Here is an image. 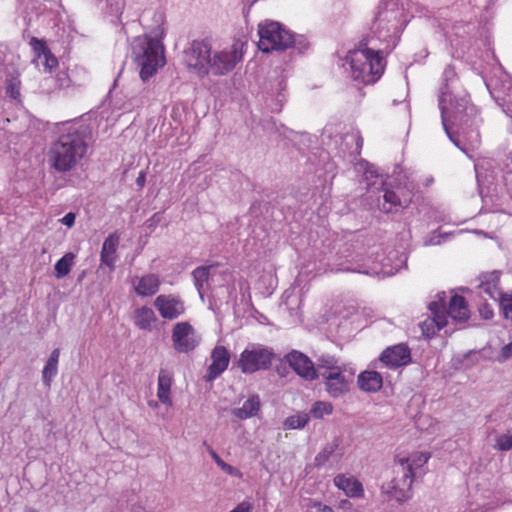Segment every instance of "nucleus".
Masks as SVG:
<instances>
[{
	"instance_id": "bb28decb",
	"label": "nucleus",
	"mask_w": 512,
	"mask_h": 512,
	"mask_svg": "<svg viewBox=\"0 0 512 512\" xmlns=\"http://www.w3.org/2000/svg\"><path fill=\"white\" fill-rule=\"evenodd\" d=\"M172 383L173 378L171 373L167 370L161 369L157 381V398L162 404L168 407L173 405L171 397Z\"/></svg>"
},
{
	"instance_id": "0eeeda50",
	"label": "nucleus",
	"mask_w": 512,
	"mask_h": 512,
	"mask_svg": "<svg viewBox=\"0 0 512 512\" xmlns=\"http://www.w3.org/2000/svg\"><path fill=\"white\" fill-rule=\"evenodd\" d=\"M358 171L363 172V181L366 184L368 193L374 194L375 192H383V202H379V208L386 212H397L400 209L408 207L412 201V192L403 187H396V189H388L385 187L383 176L378 174L375 167L362 161L357 166Z\"/></svg>"
},
{
	"instance_id": "c85d7f7f",
	"label": "nucleus",
	"mask_w": 512,
	"mask_h": 512,
	"mask_svg": "<svg viewBox=\"0 0 512 512\" xmlns=\"http://www.w3.org/2000/svg\"><path fill=\"white\" fill-rule=\"evenodd\" d=\"M358 385L365 392H377L383 385V378L379 372L364 371L358 376Z\"/></svg>"
},
{
	"instance_id": "f704fd0d",
	"label": "nucleus",
	"mask_w": 512,
	"mask_h": 512,
	"mask_svg": "<svg viewBox=\"0 0 512 512\" xmlns=\"http://www.w3.org/2000/svg\"><path fill=\"white\" fill-rule=\"evenodd\" d=\"M75 254L72 252L66 253L62 258H60L55 266V276L57 279H61L67 276L74 264Z\"/></svg>"
},
{
	"instance_id": "f3484780",
	"label": "nucleus",
	"mask_w": 512,
	"mask_h": 512,
	"mask_svg": "<svg viewBox=\"0 0 512 512\" xmlns=\"http://www.w3.org/2000/svg\"><path fill=\"white\" fill-rule=\"evenodd\" d=\"M17 14L28 26L33 19L52 9L50 0H17Z\"/></svg>"
},
{
	"instance_id": "412c9836",
	"label": "nucleus",
	"mask_w": 512,
	"mask_h": 512,
	"mask_svg": "<svg viewBox=\"0 0 512 512\" xmlns=\"http://www.w3.org/2000/svg\"><path fill=\"white\" fill-rule=\"evenodd\" d=\"M500 272L493 271L486 273L481 276L479 288V294H486L489 299L498 302L504 294L501 292L500 286Z\"/></svg>"
},
{
	"instance_id": "6e6d98bb",
	"label": "nucleus",
	"mask_w": 512,
	"mask_h": 512,
	"mask_svg": "<svg viewBox=\"0 0 512 512\" xmlns=\"http://www.w3.org/2000/svg\"><path fill=\"white\" fill-rule=\"evenodd\" d=\"M209 454L216 464L221 460L220 456L213 449H209Z\"/></svg>"
},
{
	"instance_id": "a211bd4d",
	"label": "nucleus",
	"mask_w": 512,
	"mask_h": 512,
	"mask_svg": "<svg viewBox=\"0 0 512 512\" xmlns=\"http://www.w3.org/2000/svg\"><path fill=\"white\" fill-rule=\"evenodd\" d=\"M289 366L305 380H314L317 378L316 368L313 362L303 353L292 351L287 355Z\"/></svg>"
},
{
	"instance_id": "37998d69",
	"label": "nucleus",
	"mask_w": 512,
	"mask_h": 512,
	"mask_svg": "<svg viewBox=\"0 0 512 512\" xmlns=\"http://www.w3.org/2000/svg\"><path fill=\"white\" fill-rule=\"evenodd\" d=\"M497 99L502 101L501 106L504 112L512 118V83H509L508 92L503 96L498 94Z\"/></svg>"
},
{
	"instance_id": "5701e85b",
	"label": "nucleus",
	"mask_w": 512,
	"mask_h": 512,
	"mask_svg": "<svg viewBox=\"0 0 512 512\" xmlns=\"http://www.w3.org/2000/svg\"><path fill=\"white\" fill-rule=\"evenodd\" d=\"M445 314L447 319L454 322H466L470 317V311L464 297L457 294L451 296L448 307H445Z\"/></svg>"
},
{
	"instance_id": "6ab92c4d",
	"label": "nucleus",
	"mask_w": 512,
	"mask_h": 512,
	"mask_svg": "<svg viewBox=\"0 0 512 512\" xmlns=\"http://www.w3.org/2000/svg\"><path fill=\"white\" fill-rule=\"evenodd\" d=\"M380 361L389 368L405 366L411 361L410 350L405 344L389 347L382 352Z\"/></svg>"
},
{
	"instance_id": "aec40b11",
	"label": "nucleus",
	"mask_w": 512,
	"mask_h": 512,
	"mask_svg": "<svg viewBox=\"0 0 512 512\" xmlns=\"http://www.w3.org/2000/svg\"><path fill=\"white\" fill-rule=\"evenodd\" d=\"M230 353L224 346H215L211 353V364L207 369L205 379L213 381L220 376L228 367Z\"/></svg>"
},
{
	"instance_id": "7c9ffc66",
	"label": "nucleus",
	"mask_w": 512,
	"mask_h": 512,
	"mask_svg": "<svg viewBox=\"0 0 512 512\" xmlns=\"http://www.w3.org/2000/svg\"><path fill=\"white\" fill-rule=\"evenodd\" d=\"M119 244V236L111 234L105 239L101 250L102 264L112 268L115 264V253Z\"/></svg>"
},
{
	"instance_id": "2eb2a0df",
	"label": "nucleus",
	"mask_w": 512,
	"mask_h": 512,
	"mask_svg": "<svg viewBox=\"0 0 512 512\" xmlns=\"http://www.w3.org/2000/svg\"><path fill=\"white\" fill-rule=\"evenodd\" d=\"M34 57L32 63L43 73H51L58 66V59L51 53L43 40L32 37L29 41Z\"/></svg>"
},
{
	"instance_id": "4d7b16f0",
	"label": "nucleus",
	"mask_w": 512,
	"mask_h": 512,
	"mask_svg": "<svg viewBox=\"0 0 512 512\" xmlns=\"http://www.w3.org/2000/svg\"><path fill=\"white\" fill-rule=\"evenodd\" d=\"M217 466L224 472L226 467L228 466V463L223 461L222 459L217 463Z\"/></svg>"
},
{
	"instance_id": "c9c22d12",
	"label": "nucleus",
	"mask_w": 512,
	"mask_h": 512,
	"mask_svg": "<svg viewBox=\"0 0 512 512\" xmlns=\"http://www.w3.org/2000/svg\"><path fill=\"white\" fill-rule=\"evenodd\" d=\"M310 416L306 412H298L287 417L283 422L285 430L302 429L309 422Z\"/></svg>"
},
{
	"instance_id": "4c0bfd02",
	"label": "nucleus",
	"mask_w": 512,
	"mask_h": 512,
	"mask_svg": "<svg viewBox=\"0 0 512 512\" xmlns=\"http://www.w3.org/2000/svg\"><path fill=\"white\" fill-rule=\"evenodd\" d=\"M452 235L453 232H441L440 229H437L430 232L424 237L423 244L425 246L440 245L443 242L447 241Z\"/></svg>"
},
{
	"instance_id": "58836bf2",
	"label": "nucleus",
	"mask_w": 512,
	"mask_h": 512,
	"mask_svg": "<svg viewBox=\"0 0 512 512\" xmlns=\"http://www.w3.org/2000/svg\"><path fill=\"white\" fill-rule=\"evenodd\" d=\"M302 303L301 297L298 293L292 291H285L283 294V305L290 311L291 314H296Z\"/></svg>"
},
{
	"instance_id": "9b49d317",
	"label": "nucleus",
	"mask_w": 512,
	"mask_h": 512,
	"mask_svg": "<svg viewBox=\"0 0 512 512\" xmlns=\"http://www.w3.org/2000/svg\"><path fill=\"white\" fill-rule=\"evenodd\" d=\"M272 352L266 347L250 343L240 354L236 365L244 374H252L269 367L272 360Z\"/></svg>"
},
{
	"instance_id": "bf43d9fd",
	"label": "nucleus",
	"mask_w": 512,
	"mask_h": 512,
	"mask_svg": "<svg viewBox=\"0 0 512 512\" xmlns=\"http://www.w3.org/2000/svg\"><path fill=\"white\" fill-rule=\"evenodd\" d=\"M148 406L150 408H157L158 407V402L154 401V400H151V401L148 402Z\"/></svg>"
},
{
	"instance_id": "680f3d73",
	"label": "nucleus",
	"mask_w": 512,
	"mask_h": 512,
	"mask_svg": "<svg viewBox=\"0 0 512 512\" xmlns=\"http://www.w3.org/2000/svg\"><path fill=\"white\" fill-rule=\"evenodd\" d=\"M25 512H37L34 508H26Z\"/></svg>"
},
{
	"instance_id": "cd10ccee",
	"label": "nucleus",
	"mask_w": 512,
	"mask_h": 512,
	"mask_svg": "<svg viewBox=\"0 0 512 512\" xmlns=\"http://www.w3.org/2000/svg\"><path fill=\"white\" fill-rule=\"evenodd\" d=\"M261 402L256 394L250 395L242 404L241 407L234 408L232 415L240 420H246L254 417L260 411Z\"/></svg>"
},
{
	"instance_id": "1a4fd4ad",
	"label": "nucleus",
	"mask_w": 512,
	"mask_h": 512,
	"mask_svg": "<svg viewBox=\"0 0 512 512\" xmlns=\"http://www.w3.org/2000/svg\"><path fill=\"white\" fill-rule=\"evenodd\" d=\"M132 50L143 81L152 77L165 63L164 48L156 38L148 35L136 37L132 44Z\"/></svg>"
},
{
	"instance_id": "3c124183",
	"label": "nucleus",
	"mask_w": 512,
	"mask_h": 512,
	"mask_svg": "<svg viewBox=\"0 0 512 512\" xmlns=\"http://www.w3.org/2000/svg\"><path fill=\"white\" fill-rule=\"evenodd\" d=\"M76 215L73 212L67 213L63 218L60 219V222L67 226L68 228L72 227L75 223Z\"/></svg>"
},
{
	"instance_id": "7ed1b4c3",
	"label": "nucleus",
	"mask_w": 512,
	"mask_h": 512,
	"mask_svg": "<svg viewBox=\"0 0 512 512\" xmlns=\"http://www.w3.org/2000/svg\"><path fill=\"white\" fill-rule=\"evenodd\" d=\"M88 151L86 128L77 124L64 126L59 138L51 144L48 162L58 172H68L78 166Z\"/></svg>"
},
{
	"instance_id": "e433bc0d",
	"label": "nucleus",
	"mask_w": 512,
	"mask_h": 512,
	"mask_svg": "<svg viewBox=\"0 0 512 512\" xmlns=\"http://www.w3.org/2000/svg\"><path fill=\"white\" fill-rule=\"evenodd\" d=\"M333 412V405L328 401H316L313 403L309 416L315 419H322L326 415H331Z\"/></svg>"
},
{
	"instance_id": "393cba45",
	"label": "nucleus",
	"mask_w": 512,
	"mask_h": 512,
	"mask_svg": "<svg viewBox=\"0 0 512 512\" xmlns=\"http://www.w3.org/2000/svg\"><path fill=\"white\" fill-rule=\"evenodd\" d=\"M100 8L105 10L108 14L119 15L128 7L130 9L140 10L147 3L148 0H98Z\"/></svg>"
},
{
	"instance_id": "79ce46f5",
	"label": "nucleus",
	"mask_w": 512,
	"mask_h": 512,
	"mask_svg": "<svg viewBox=\"0 0 512 512\" xmlns=\"http://www.w3.org/2000/svg\"><path fill=\"white\" fill-rule=\"evenodd\" d=\"M209 271L210 267H198L193 271L195 286L198 289L199 293H201L204 284L207 283L208 281Z\"/></svg>"
},
{
	"instance_id": "72a5a7b5",
	"label": "nucleus",
	"mask_w": 512,
	"mask_h": 512,
	"mask_svg": "<svg viewBox=\"0 0 512 512\" xmlns=\"http://www.w3.org/2000/svg\"><path fill=\"white\" fill-rule=\"evenodd\" d=\"M59 357H60V350L58 348L54 349L44 368L42 371V380L44 385L49 388L51 386L52 380L55 378V376L58 373V363H59Z\"/></svg>"
},
{
	"instance_id": "4468645a",
	"label": "nucleus",
	"mask_w": 512,
	"mask_h": 512,
	"mask_svg": "<svg viewBox=\"0 0 512 512\" xmlns=\"http://www.w3.org/2000/svg\"><path fill=\"white\" fill-rule=\"evenodd\" d=\"M438 301H433L429 304L432 317L425 319L420 328L422 334L427 337H433L439 330L447 325V316L445 314V292L438 294Z\"/></svg>"
},
{
	"instance_id": "a18cd8bd",
	"label": "nucleus",
	"mask_w": 512,
	"mask_h": 512,
	"mask_svg": "<svg viewBox=\"0 0 512 512\" xmlns=\"http://www.w3.org/2000/svg\"><path fill=\"white\" fill-rule=\"evenodd\" d=\"M429 219L437 223H445V224H455L456 221L452 218L451 214L445 212L444 210H436L431 211L429 214Z\"/></svg>"
},
{
	"instance_id": "c03bdc74",
	"label": "nucleus",
	"mask_w": 512,
	"mask_h": 512,
	"mask_svg": "<svg viewBox=\"0 0 512 512\" xmlns=\"http://www.w3.org/2000/svg\"><path fill=\"white\" fill-rule=\"evenodd\" d=\"M498 302L503 316L512 321V294H504Z\"/></svg>"
},
{
	"instance_id": "20e7f679",
	"label": "nucleus",
	"mask_w": 512,
	"mask_h": 512,
	"mask_svg": "<svg viewBox=\"0 0 512 512\" xmlns=\"http://www.w3.org/2000/svg\"><path fill=\"white\" fill-rule=\"evenodd\" d=\"M409 20V14L403 5L390 1L379 6L371 25L368 44L378 45L383 52L390 53L399 43Z\"/></svg>"
},
{
	"instance_id": "864d4df0",
	"label": "nucleus",
	"mask_w": 512,
	"mask_h": 512,
	"mask_svg": "<svg viewBox=\"0 0 512 512\" xmlns=\"http://www.w3.org/2000/svg\"><path fill=\"white\" fill-rule=\"evenodd\" d=\"M224 472L227 473L228 475L236 477V478H242L243 477L242 472L238 468L233 467L230 464H228V466L226 467Z\"/></svg>"
},
{
	"instance_id": "9d476101",
	"label": "nucleus",
	"mask_w": 512,
	"mask_h": 512,
	"mask_svg": "<svg viewBox=\"0 0 512 512\" xmlns=\"http://www.w3.org/2000/svg\"><path fill=\"white\" fill-rule=\"evenodd\" d=\"M322 144L329 149L351 155H359L363 146V138L357 129L343 133L342 124H327L321 134Z\"/></svg>"
},
{
	"instance_id": "a19ab883",
	"label": "nucleus",
	"mask_w": 512,
	"mask_h": 512,
	"mask_svg": "<svg viewBox=\"0 0 512 512\" xmlns=\"http://www.w3.org/2000/svg\"><path fill=\"white\" fill-rule=\"evenodd\" d=\"M21 81L18 76H11L6 80V93L13 99L18 100L21 96Z\"/></svg>"
},
{
	"instance_id": "b1692460",
	"label": "nucleus",
	"mask_w": 512,
	"mask_h": 512,
	"mask_svg": "<svg viewBox=\"0 0 512 512\" xmlns=\"http://www.w3.org/2000/svg\"><path fill=\"white\" fill-rule=\"evenodd\" d=\"M343 456V450L340 448L339 439L327 443L321 451L315 456L314 464L316 467H324L331 460L338 463Z\"/></svg>"
},
{
	"instance_id": "09e8293b",
	"label": "nucleus",
	"mask_w": 512,
	"mask_h": 512,
	"mask_svg": "<svg viewBox=\"0 0 512 512\" xmlns=\"http://www.w3.org/2000/svg\"><path fill=\"white\" fill-rule=\"evenodd\" d=\"M253 504L249 501H242L230 512H252Z\"/></svg>"
},
{
	"instance_id": "f257e3e1",
	"label": "nucleus",
	"mask_w": 512,
	"mask_h": 512,
	"mask_svg": "<svg viewBox=\"0 0 512 512\" xmlns=\"http://www.w3.org/2000/svg\"><path fill=\"white\" fill-rule=\"evenodd\" d=\"M438 101L442 126L450 141L467 154L466 148L461 145L453 131V127L457 126L461 129L460 133L465 136L471 148L478 147L480 144L479 132L471 130L466 134L464 131V126L476 124V109L469 105L467 93L459 84L456 71L451 65H448L443 71Z\"/></svg>"
},
{
	"instance_id": "5fc2aeb1",
	"label": "nucleus",
	"mask_w": 512,
	"mask_h": 512,
	"mask_svg": "<svg viewBox=\"0 0 512 512\" xmlns=\"http://www.w3.org/2000/svg\"><path fill=\"white\" fill-rule=\"evenodd\" d=\"M480 314L484 319H490L493 317V310L485 304L482 308H480Z\"/></svg>"
},
{
	"instance_id": "a878e982",
	"label": "nucleus",
	"mask_w": 512,
	"mask_h": 512,
	"mask_svg": "<svg viewBox=\"0 0 512 512\" xmlns=\"http://www.w3.org/2000/svg\"><path fill=\"white\" fill-rule=\"evenodd\" d=\"M160 279L156 274H147L135 278L132 282L135 292L142 297H148L156 294L160 287Z\"/></svg>"
},
{
	"instance_id": "052dcab7",
	"label": "nucleus",
	"mask_w": 512,
	"mask_h": 512,
	"mask_svg": "<svg viewBox=\"0 0 512 512\" xmlns=\"http://www.w3.org/2000/svg\"><path fill=\"white\" fill-rule=\"evenodd\" d=\"M475 171H476L477 180L479 181V165L478 164L475 165Z\"/></svg>"
},
{
	"instance_id": "8fccbe9b",
	"label": "nucleus",
	"mask_w": 512,
	"mask_h": 512,
	"mask_svg": "<svg viewBox=\"0 0 512 512\" xmlns=\"http://www.w3.org/2000/svg\"><path fill=\"white\" fill-rule=\"evenodd\" d=\"M57 81L59 88H68L72 85L71 79L65 73L59 74L57 76Z\"/></svg>"
},
{
	"instance_id": "f03ea898",
	"label": "nucleus",
	"mask_w": 512,
	"mask_h": 512,
	"mask_svg": "<svg viewBox=\"0 0 512 512\" xmlns=\"http://www.w3.org/2000/svg\"><path fill=\"white\" fill-rule=\"evenodd\" d=\"M246 48L247 41L242 38L216 48L208 41L194 40L184 50L183 59L187 68L200 78L225 76L243 60Z\"/></svg>"
},
{
	"instance_id": "473e14b6",
	"label": "nucleus",
	"mask_w": 512,
	"mask_h": 512,
	"mask_svg": "<svg viewBox=\"0 0 512 512\" xmlns=\"http://www.w3.org/2000/svg\"><path fill=\"white\" fill-rule=\"evenodd\" d=\"M345 364H340L338 359L329 354H322L316 360V373L317 377H322L323 374H328V372H335L343 367Z\"/></svg>"
},
{
	"instance_id": "423d86ee",
	"label": "nucleus",
	"mask_w": 512,
	"mask_h": 512,
	"mask_svg": "<svg viewBox=\"0 0 512 512\" xmlns=\"http://www.w3.org/2000/svg\"><path fill=\"white\" fill-rule=\"evenodd\" d=\"M383 51L378 45L360 44L345 56L343 67L351 78L359 83L369 85L376 83L385 69Z\"/></svg>"
},
{
	"instance_id": "ddd939ff",
	"label": "nucleus",
	"mask_w": 512,
	"mask_h": 512,
	"mask_svg": "<svg viewBox=\"0 0 512 512\" xmlns=\"http://www.w3.org/2000/svg\"><path fill=\"white\" fill-rule=\"evenodd\" d=\"M174 349L179 353H188L200 343V336L188 322H178L174 325L171 335Z\"/></svg>"
},
{
	"instance_id": "2f4dec72",
	"label": "nucleus",
	"mask_w": 512,
	"mask_h": 512,
	"mask_svg": "<svg viewBox=\"0 0 512 512\" xmlns=\"http://www.w3.org/2000/svg\"><path fill=\"white\" fill-rule=\"evenodd\" d=\"M344 272H353V273H360V274H366L370 276H376V275H392L394 274L398 269L387 270L385 269V265L378 264L373 262L372 265H366V264H357L354 267H345L341 269Z\"/></svg>"
},
{
	"instance_id": "f8f14e48",
	"label": "nucleus",
	"mask_w": 512,
	"mask_h": 512,
	"mask_svg": "<svg viewBox=\"0 0 512 512\" xmlns=\"http://www.w3.org/2000/svg\"><path fill=\"white\" fill-rule=\"evenodd\" d=\"M355 370L348 365L335 371L323 374L324 388L327 394L332 398H341L349 393L354 381Z\"/></svg>"
},
{
	"instance_id": "6e6552de",
	"label": "nucleus",
	"mask_w": 512,
	"mask_h": 512,
	"mask_svg": "<svg viewBox=\"0 0 512 512\" xmlns=\"http://www.w3.org/2000/svg\"><path fill=\"white\" fill-rule=\"evenodd\" d=\"M258 48L264 52L284 51L293 48L298 53H304L310 46L303 35H294L282 24L272 20H265L258 25Z\"/></svg>"
},
{
	"instance_id": "13d9d810",
	"label": "nucleus",
	"mask_w": 512,
	"mask_h": 512,
	"mask_svg": "<svg viewBox=\"0 0 512 512\" xmlns=\"http://www.w3.org/2000/svg\"><path fill=\"white\" fill-rule=\"evenodd\" d=\"M136 182H137V184H138V185H143V184H144V182H145V176H144V174H143V173H141V174L139 175V177L137 178Z\"/></svg>"
},
{
	"instance_id": "603ef678",
	"label": "nucleus",
	"mask_w": 512,
	"mask_h": 512,
	"mask_svg": "<svg viewBox=\"0 0 512 512\" xmlns=\"http://www.w3.org/2000/svg\"><path fill=\"white\" fill-rule=\"evenodd\" d=\"M506 168V175H505V181H510V178L512 177V152H510L506 158L505 163Z\"/></svg>"
},
{
	"instance_id": "dca6fc26",
	"label": "nucleus",
	"mask_w": 512,
	"mask_h": 512,
	"mask_svg": "<svg viewBox=\"0 0 512 512\" xmlns=\"http://www.w3.org/2000/svg\"><path fill=\"white\" fill-rule=\"evenodd\" d=\"M154 306L160 316L167 320H174L185 312L183 300L172 294L157 296L154 300Z\"/></svg>"
},
{
	"instance_id": "4be33fe9",
	"label": "nucleus",
	"mask_w": 512,
	"mask_h": 512,
	"mask_svg": "<svg viewBox=\"0 0 512 512\" xmlns=\"http://www.w3.org/2000/svg\"><path fill=\"white\" fill-rule=\"evenodd\" d=\"M334 485L344 492L347 497L361 498L364 495L362 483L354 476L338 474L333 479Z\"/></svg>"
},
{
	"instance_id": "39448f33",
	"label": "nucleus",
	"mask_w": 512,
	"mask_h": 512,
	"mask_svg": "<svg viewBox=\"0 0 512 512\" xmlns=\"http://www.w3.org/2000/svg\"><path fill=\"white\" fill-rule=\"evenodd\" d=\"M430 455L422 451H402L395 456V471L402 473L400 478H394L382 485V492L398 502H404L412 497V485L418 474L428 462Z\"/></svg>"
},
{
	"instance_id": "ea45409f",
	"label": "nucleus",
	"mask_w": 512,
	"mask_h": 512,
	"mask_svg": "<svg viewBox=\"0 0 512 512\" xmlns=\"http://www.w3.org/2000/svg\"><path fill=\"white\" fill-rule=\"evenodd\" d=\"M493 448L498 451H509L512 449V433H496L494 435Z\"/></svg>"
},
{
	"instance_id": "49530a36",
	"label": "nucleus",
	"mask_w": 512,
	"mask_h": 512,
	"mask_svg": "<svg viewBox=\"0 0 512 512\" xmlns=\"http://www.w3.org/2000/svg\"><path fill=\"white\" fill-rule=\"evenodd\" d=\"M306 507V512H334L330 506L315 499H309Z\"/></svg>"
},
{
	"instance_id": "c756f323",
	"label": "nucleus",
	"mask_w": 512,
	"mask_h": 512,
	"mask_svg": "<svg viewBox=\"0 0 512 512\" xmlns=\"http://www.w3.org/2000/svg\"><path fill=\"white\" fill-rule=\"evenodd\" d=\"M133 320L139 329L151 331L157 321V317L150 307L143 306L134 311Z\"/></svg>"
},
{
	"instance_id": "de8ad7c7",
	"label": "nucleus",
	"mask_w": 512,
	"mask_h": 512,
	"mask_svg": "<svg viewBox=\"0 0 512 512\" xmlns=\"http://www.w3.org/2000/svg\"><path fill=\"white\" fill-rule=\"evenodd\" d=\"M510 358H512V341L502 347L496 360L500 363H503Z\"/></svg>"
}]
</instances>
